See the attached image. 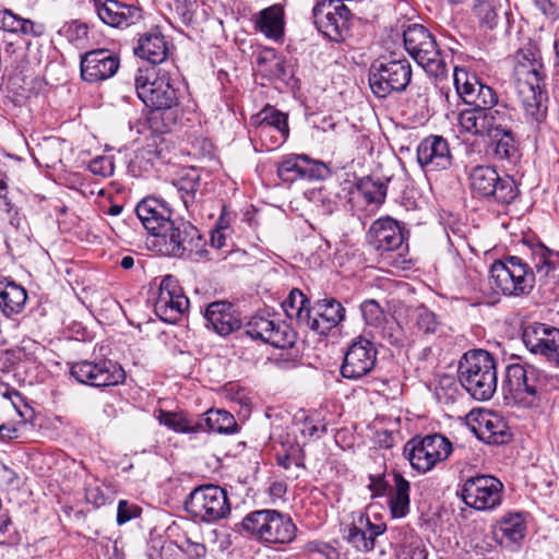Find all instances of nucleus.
Segmentation results:
<instances>
[{"label":"nucleus","instance_id":"1","mask_svg":"<svg viewBox=\"0 0 559 559\" xmlns=\"http://www.w3.org/2000/svg\"><path fill=\"white\" fill-rule=\"evenodd\" d=\"M546 78L545 67L538 50L521 48L512 57V83L504 91L508 98L518 102L524 111L531 130L543 133L547 115V96L542 90Z\"/></svg>","mask_w":559,"mask_h":559},{"label":"nucleus","instance_id":"2","mask_svg":"<svg viewBox=\"0 0 559 559\" xmlns=\"http://www.w3.org/2000/svg\"><path fill=\"white\" fill-rule=\"evenodd\" d=\"M528 249L532 265L516 255H508L491 264L492 288L508 297L528 296L534 288L536 275L547 278L559 269V251L540 241L531 243Z\"/></svg>","mask_w":559,"mask_h":559},{"label":"nucleus","instance_id":"3","mask_svg":"<svg viewBox=\"0 0 559 559\" xmlns=\"http://www.w3.org/2000/svg\"><path fill=\"white\" fill-rule=\"evenodd\" d=\"M551 379L532 365L511 364L502 383L504 400L521 408H538L547 399Z\"/></svg>","mask_w":559,"mask_h":559},{"label":"nucleus","instance_id":"4","mask_svg":"<svg viewBox=\"0 0 559 559\" xmlns=\"http://www.w3.org/2000/svg\"><path fill=\"white\" fill-rule=\"evenodd\" d=\"M457 379L473 399L490 400L498 385L493 356L485 349L466 352L459 361Z\"/></svg>","mask_w":559,"mask_h":559},{"label":"nucleus","instance_id":"5","mask_svg":"<svg viewBox=\"0 0 559 559\" xmlns=\"http://www.w3.org/2000/svg\"><path fill=\"white\" fill-rule=\"evenodd\" d=\"M235 531L255 537L269 544H288L294 540L297 527L288 514L273 509L255 510L248 513Z\"/></svg>","mask_w":559,"mask_h":559},{"label":"nucleus","instance_id":"6","mask_svg":"<svg viewBox=\"0 0 559 559\" xmlns=\"http://www.w3.org/2000/svg\"><path fill=\"white\" fill-rule=\"evenodd\" d=\"M459 127L462 131L471 135H486L490 140H503V138L514 139H537L545 136L544 133H537L535 130L525 132L526 123L516 122L511 119L486 117L479 110H465L459 116Z\"/></svg>","mask_w":559,"mask_h":559},{"label":"nucleus","instance_id":"7","mask_svg":"<svg viewBox=\"0 0 559 559\" xmlns=\"http://www.w3.org/2000/svg\"><path fill=\"white\" fill-rule=\"evenodd\" d=\"M134 86L139 98L154 110L173 109L179 105L175 81L163 69H139Z\"/></svg>","mask_w":559,"mask_h":559},{"label":"nucleus","instance_id":"8","mask_svg":"<svg viewBox=\"0 0 559 559\" xmlns=\"http://www.w3.org/2000/svg\"><path fill=\"white\" fill-rule=\"evenodd\" d=\"M409 56L429 74L438 78L448 73L447 62L435 36L421 24H411L403 32Z\"/></svg>","mask_w":559,"mask_h":559},{"label":"nucleus","instance_id":"9","mask_svg":"<svg viewBox=\"0 0 559 559\" xmlns=\"http://www.w3.org/2000/svg\"><path fill=\"white\" fill-rule=\"evenodd\" d=\"M186 511L203 523H215L226 519L231 511L228 492L214 484L195 487L185 500Z\"/></svg>","mask_w":559,"mask_h":559},{"label":"nucleus","instance_id":"10","mask_svg":"<svg viewBox=\"0 0 559 559\" xmlns=\"http://www.w3.org/2000/svg\"><path fill=\"white\" fill-rule=\"evenodd\" d=\"M154 245L164 255L185 258L201 254L205 240L190 222L176 218L155 239Z\"/></svg>","mask_w":559,"mask_h":559},{"label":"nucleus","instance_id":"11","mask_svg":"<svg viewBox=\"0 0 559 559\" xmlns=\"http://www.w3.org/2000/svg\"><path fill=\"white\" fill-rule=\"evenodd\" d=\"M472 193L480 199L499 204L512 203L519 189L511 176H500L491 166H475L468 176Z\"/></svg>","mask_w":559,"mask_h":559},{"label":"nucleus","instance_id":"12","mask_svg":"<svg viewBox=\"0 0 559 559\" xmlns=\"http://www.w3.org/2000/svg\"><path fill=\"white\" fill-rule=\"evenodd\" d=\"M452 452V443L440 433L415 437L403 449L404 457L418 473L431 471L439 462L445 461Z\"/></svg>","mask_w":559,"mask_h":559},{"label":"nucleus","instance_id":"13","mask_svg":"<svg viewBox=\"0 0 559 559\" xmlns=\"http://www.w3.org/2000/svg\"><path fill=\"white\" fill-rule=\"evenodd\" d=\"M411 79V63L403 58L373 63L368 80L372 93L379 98H384L393 92L405 91Z\"/></svg>","mask_w":559,"mask_h":559},{"label":"nucleus","instance_id":"14","mask_svg":"<svg viewBox=\"0 0 559 559\" xmlns=\"http://www.w3.org/2000/svg\"><path fill=\"white\" fill-rule=\"evenodd\" d=\"M503 484L491 475H476L467 478L460 496L463 502L478 511H488L502 502Z\"/></svg>","mask_w":559,"mask_h":559},{"label":"nucleus","instance_id":"15","mask_svg":"<svg viewBox=\"0 0 559 559\" xmlns=\"http://www.w3.org/2000/svg\"><path fill=\"white\" fill-rule=\"evenodd\" d=\"M314 25L333 41H343L349 32L350 11L341 0H321L312 9Z\"/></svg>","mask_w":559,"mask_h":559},{"label":"nucleus","instance_id":"16","mask_svg":"<svg viewBox=\"0 0 559 559\" xmlns=\"http://www.w3.org/2000/svg\"><path fill=\"white\" fill-rule=\"evenodd\" d=\"M246 333L253 340H260L281 349L292 348L297 341V333L287 322L262 314L250 318Z\"/></svg>","mask_w":559,"mask_h":559},{"label":"nucleus","instance_id":"17","mask_svg":"<svg viewBox=\"0 0 559 559\" xmlns=\"http://www.w3.org/2000/svg\"><path fill=\"white\" fill-rule=\"evenodd\" d=\"M71 374L80 383L97 388L117 385L121 383L126 377L121 366L109 359L73 362L71 366Z\"/></svg>","mask_w":559,"mask_h":559},{"label":"nucleus","instance_id":"18","mask_svg":"<svg viewBox=\"0 0 559 559\" xmlns=\"http://www.w3.org/2000/svg\"><path fill=\"white\" fill-rule=\"evenodd\" d=\"M189 304L174 276L167 275L160 281L154 301V311L160 320L167 323L178 322L188 310Z\"/></svg>","mask_w":559,"mask_h":559},{"label":"nucleus","instance_id":"19","mask_svg":"<svg viewBox=\"0 0 559 559\" xmlns=\"http://www.w3.org/2000/svg\"><path fill=\"white\" fill-rule=\"evenodd\" d=\"M522 341L532 354L539 355L559 367V329L532 322L523 328Z\"/></svg>","mask_w":559,"mask_h":559},{"label":"nucleus","instance_id":"20","mask_svg":"<svg viewBox=\"0 0 559 559\" xmlns=\"http://www.w3.org/2000/svg\"><path fill=\"white\" fill-rule=\"evenodd\" d=\"M378 350L372 342L359 336L347 347L341 366L345 379L359 380L369 374L377 364Z\"/></svg>","mask_w":559,"mask_h":559},{"label":"nucleus","instance_id":"21","mask_svg":"<svg viewBox=\"0 0 559 559\" xmlns=\"http://www.w3.org/2000/svg\"><path fill=\"white\" fill-rule=\"evenodd\" d=\"M454 85L459 96L474 109L484 111L498 103V95L492 87L481 83L475 74L455 67Z\"/></svg>","mask_w":559,"mask_h":559},{"label":"nucleus","instance_id":"22","mask_svg":"<svg viewBox=\"0 0 559 559\" xmlns=\"http://www.w3.org/2000/svg\"><path fill=\"white\" fill-rule=\"evenodd\" d=\"M278 177L286 182L297 179L323 180L331 176L330 167L306 154H290L283 157L277 167Z\"/></svg>","mask_w":559,"mask_h":559},{"label":"nucleus","instance_id":"23","mask_svg":"<svg viewBox=\"0 0 559 559\" xmlns=\"http://www.w3.org/2000/svg\"><path fill=\"white\" fill-rule=\"evenodd\" d=\"M367 241L380 254L395 251L404 243L403 229L399 222L391 217L379 218L367 231Z\"/></svg>","mask_w":559,"mask_h":559},{"label":"nucleus","instance_id":"24","mask_svg":"<svg viewBox=\"0 0 559 559\" xmlns=\"http://www.w3.org/2000/svg\"><path fill=\"white\" fill-rule=\"evenodd\" d=\"M119 58L105 49L86 52L81 59L82 79L90 83L111 78L119 69Z\"/></svg>","mask_w":559,"mask_h":559},{"label":"nucleus","instance_id":"25","mask_svg":"<svg viewBox=\"0 0 559 559\" xmlns=\"http://www.w3.org/2000/svg\"><path fill=\"white\" fill-rule=\"evenodd\" d=\"M135 213L144 228L155 239L167 226H170V222L174 219L169 206L154 197L145 198L139 202L135 206Z\"/></svg>","mask_w":559,"mask_h":559},{"label":"nucleus","instance_id":"26","mask_svg":"<svg viewBox=\"0 0 559 559\" xmlns=\"http://www.w3.org/2000/svg\"><path fill=\"white\" fill-rule=\"evenodd\" d=\"M345 319V308L334 298L319 300L310 311L306 326L321 335H326Z\"/></svg>","mask_w":559,"mask_h":559},{"label":"nucleus","instance_id":"27","mask_svg":"<svg viewBox=\"0 0 559 559\" xmlns=\"http://www.w3.org/2000/svg\"><path fill=\"white\" fill-rule=\"evenodd\" d=\"M94 7L99 19L112 27H128L142 19L140 8L117 0H95Z\"/></svg>","mask_w":559,"mask_h":559},{"label":"nucleus","instance_id":"28","mask_svg":"<svg viewBox=\"0 0 559 559\" xmlns=\"http://www.w3.org/2000/svg\"><path fill=\"white\" fill-rule=\"evenodd\" d=\"M386 530L384 523L373 524L369 518L359 514L346 530L345 539L358 551L369 552L374 548L376 538Z\"/></svg>","mask_w":559,"mask_h":559},{"label":"nucleus","instance_id":"29","mask_svg":"<svg viewBox=\"0 0 559 559\" xmlns=\"http://www.w3.org/2000/svg\"><path fill=\"white\" fill-rule=\"evenodd\" d=\"M394 180V176H378L372 174L361 177L355 181L349 193L350 200L362 199L367 205H381L385 201L389 185Z\"/></svg>","mask_w":559,"mask_h":559},{"label":"nucleus","instance_id":"30","mask_svg":"<svg viewBox=\"0 0 559 559\" xmlns=\"http://www.w3.org/2000/svg\"><path fill=\"white\" fill-rule=\"evenodd\" d=\"M204 317L219 335H228L241 326V320L233 304L226 300L211 302Z\"/></svg>","mask_w":559,"mask_h":559},{"label":"nucleus","instance_id":"31","mask_svg":"<svg viewBox=\"0 0 559 559\" xmlns=\"http://www.w3.org/2000/svg\"><path fill=\"white\" fill-rule=\"evenodd\" d=\"M252 22L258 32L266 38L280 41L284 37L285 12L281 4L267 7L253 15Z\"/></svg>","mask_w":559,"mask_h":559},{"label":"nucleus","instance_id":"32","mask_svg":"<svg viewBox=\"0 0 559 559\" xmlns=\"http://www.w3.org/2000/svg\"><path fill=\"white\" fill-rule=\"evenodd\" d=\"M496 539L501 544H519L526 534V518L523 512L503 514L493 525Z\"/></svg>","mask_w":559,"mask_h":559},{"label":"nucleus","instance_id":"33","mask_svg":"<svg viewBox=\"0 0 559 559\" xmlns=\"http://www.w3.org/2000/svg\"><path fill=\"white\" fill-rule=\"evenodd\" d=\"M417 160L421 167L431 166V169H447L451 166V153L448 142H419Z\"/></svg>","mask_w":559,"mask_h":559},{"label":"nucleus","instance_id":"34","mask_svg":"<svg viewBox=\"0 0 559 559\" xmlns=\"http://www.w3.org/2000/svg\"><path fill=\"white\" fill-rule=\"evenodd\" d=\"M134 53L153 64L165 61L168 53V46L165 37L157 31H152L139 38Z\"/></svg>","mask_w":559,"mask_h":559},{"label":"nucleus","instance_id":"35","mask_svg":"<svg viewBox=\"0 0 559 559\" xmlns=\"http://www.w3.org/2000/svg\"><path fill=\"white\" fill-rule=\"evenodd\" d=\"M237 423L234 416L224 409H210L197 418V432L230 433L235 431Z\"/></svg>","mask_w":559,"mask_h":559},{"label":"nucleus","instance_id":"36","mask_svg":"<svg viewBox=\"0 0 559 559\" xmlns=\"http://www.w3.org/2000/svg\"><path fill=\"white\" fill-rule=\"evenodd\" d=\"M175 186L180 194L185 207L192 211L195 203L202 197V180L199 170L191 168L182 174Z\"/></svg>","mask_w":559,"mask_h":559},{"label":"nucleus","instance_id":"37","mask_svg":"<svg viewBox=\"0 0 559 559\" xmlns=\"http://www.w3.org/2000/svg\"><path fill=\"white\" fill-rule=\"evenodd\" d=\"M27 299L24 287L14 282H0V308L4 316L11 317L22 312Z\"/></svg>","mask_w":559,"mask_h":559},{"label":"nucleus","instance_id":"38","mask_svg":"<svg viewBox=\"0 0 559 559\" xmlns=\"http://www.w3.org/2000/svg\"><path fill=\"white\" fill-rule=\"evenodd\" d=\"M480 438L490 444H504L511 433L507 423L496 414L483 415L478 421Z\"/></svg>","mask_w":559,"mask_h":559},{"label":"nucleus","instance_id":"39","mask_svg":"<svg viewBox=\"0 0 559 559\" xmlns=\"http://www.w3.org/2000/svg\"><path fill=\"white\" fill-rule=\"evenodd\" d=\"M0 28L5 32L34 37L43 35L45 31L43 24L23 19L8 9L0 11Z\"/></svg>","mask_w":559,"mask_h":559},{"label":"nucleus","instance_id":"40","mask_svg":"<svg viewBox=\"0 0 559 559\" xmlns=\"http://www.w3.org/2000/svg\"><path fill=\"white\" fill-rule=\"evenodd\" d=\"M484 151L488 159L502 165H516L522 157L516 142H485Z\"/></svg>","mask_w":559,"mask_h":559},{"label":"nucleus","instance_id":"41","mask_svg":"<svg viewBox=\"0 0 559 559\" xmlns=\"http://www.w3.org/2000/svg\"><path fill=\"white\" fill-rule=\"evenodd\" d=\"M409 481L400 473H394V492L389 500L393 518H404L409 511Z\"/></svg>","mask_w":559,"mask_h":559},{"label":"nucleus","instance_id":"42","mask_svg":"<svg viewBox=\"0 0 559 559\" xmlns=\"http://www.w3.org/2000/svg\"><path fill=\"white\" fill-rule=\"evenodd\" d=\"M309 304L306 295L298 288H294L282 302V307L289 319H296L300 324L306 325L311 311Z\"/></svg>","mask_w":559,"mask_h":559},{"label":"nucleus","instance_id":"43","mask_svg":"<svg viewBox=\"0 0 559 559\" xmlns=\"http://www.w3.org/2000/svg\"><path fill=\"white\" fill-rule=\"evenodd\" d=\"M157 419L162 425L168 427L175 432H197V419H190L182 414L160 409Z\"/></svg>","mask_w":559,"mask_h":559},{"label":"nucleus","instance_id":"44","mask_svg":"<svg viewBox=\"0 0 559 559\" xmlns=\"http://www.w3.org/2000/svg\"><path fill=\"white\" fill-rule=\"evenodd\" d=\"M501 11V0H478L474 5V12L479 22L488 28L497 25Z\"/></svg>","mask_w":559,"mask_h":559},{"label":"nucleus","instance_id":"45","mask_svg":"<svg viewBox=\"0 0 559 559\" xmlns=\"http://www.w3.org/2000/svg\"><path fill=\"white\" fill-rule=\"evenodd\" d=\"M360 312L366 324L373 328H381L385 322L384 310L374 299H367L360 305Z\"/></svg>","mask_w":559,"mask_h":559},{"label":"nucleus","instance_id":"46","mask_svg":"<svg viewBox=\"0 0 559 559\" xmlns=\"http://www.w3.org/2000/svg\"><path fill=\"white\" fill-rule=\"evenodd\" d=\"M397 559H427V552L423 547L421 540L416 536H411L396 550Z\"/></svg>","mask_w":559,"mask_h":559},{"label":"nucleus","instance_id":"47","mask_svg":"<svg viewBox=\"0 0 559 559\" xmlns=\"http://www.w3.org/2000/svg\"><path fill=\"white\" fill-rule=\"evenodd\" d=\"M261 115V123L277 129L281 135L284 138L289 135L287 115L273 108H265Z\"/></svg>","mask_w":559,"mask_h":559},{"label":"nucleus","instance_id":"48","mask_svg":"<svg viewBox=\"0 0 559 559\" xmlns=\"http://www.w3.org/2000/svg\"><path fill=\"white\" fill-rule=\"evenodd\" d=\"M416 324L424 333L432 334L436 333L439 321L431 310L425 306H420L416 309Z\"/></svg>","mask_w":559,"mask_h":559},{"label":"nucleus","instance_id":"49","mask_svg":"<svg viewBox=\"0 0 559 559\" xmlns=\"http://www.w3.org/2000/svg\"><path fill=\"white\" fill-rule=\"evenodd\" d=\"M115 164L111 156L99 155L94 157L88 164V170L100 177H110L114 174Z\"/></svg>","mask_w":559,"mask_h":559},{"label":"nucleus","instance_id":"50","mask_svg":"<svg viewBox=\"0 0 559 559\" xmlns=\"http://www.w3.org/2000/svg\"><path fill=\"white\" fill-rule=\"evenodd\" d=\"M136 158L153 164L156 159L166 160L163 148L157 142H147L145 145L136 150Z\"/></svg>","mask_w":559,"mask_h":559},{"label":"nucleus","instance_id":"51","mask_svg":"<svg viewBox=\"0 0 559 559\" xmlns=\"http://www.w3.org/2000/svg\"><path fill=\"white\" fill-rule=\"evenodd\" d=\"M385 151H389L386 145L380 144L376 147L373 142H359L357 146L359 158H361L362 162L370 159L372 163H377L379 155ZM378 164L380 165V162H378Z\"/></svg>","mask_w":559,"mask_h":559},{"label":"nucleus","instance_id":"52","mask_svg":"<svg viewBox=\"0 0 559 559\" xmlns=\"http://www.w3.org/2000/svg\"><path fill=\"white\" fill-rule=\"evenodd\" d=\"M141 509L127 500H120L117 508V523L122 525L132 519L139 518Z\"/></svg>","mask_w":559,"mask_h":559},{"label":"nucleus","instance_id":"53","mask_svg":"<svg viewBox=\"0 0 559 559\" xmlns=\"http://www.w3.org/2000/svg\"><path fill=\"white\" fill-rule=\"evenodd\" d=\"M381 335L383 340L388 341L390 345L402 346L403 345V332L401 326L396 322L388 323L381 326Z\"/></svg>","mask_w":559,"mask_h":559},{"label":"nucleus","instance_id":"54","mask_svg":"<svg viewBox=\"0 0 559 559\" xmlns=\"http://www.w3.org/2000/svg\"><path fill=\"white\" fill-rule=\"evenodd\" d=\"M305 550L308 552H318L325 559H336L338 556L335 548L330 546L328 543L320 540L308 542L305 546Z\"/></svg>","mask_w":559,"mask_h":559},{"label":"nucleus","instance_id":"55","mask_svg":"<svg viewBox=\"0 0 559 559\" xmlns=\"http://www.w3.org/2000/svg\"><path fill=\"white\" fill-rule=\"evenodd\" d=\"M179 548L186 552L190 558H202L206 554V547L202 543L192 542L190 538L186 537Z\"/></svg>","mask_w":559,"mask_h":559},{"label":"nucleus","instance_id":"56","mask_svg":"<svg viewBox=\"0 0 559 559\" xmlns=\"http://www.w3.org/2000/svg\"><path fill=\"white\" fill-rule=\"evenodd\" d=\"M85 498L88 503L94 504L95 507L104 506L106 502V496L103 490L97 486H90L86 488Z\"/></svg>","mask_w":559,"mask_h":559},{"label":"nucleus","instance_id":"57","mask_svg":"<svg viewBox=\"0 0 559 559\" xmlns=\"http://www.w3.org/2000/svg\"><path fill=\"white\" fill-rule=\"evenodd\" d=\"M371 479V484H370V489L372 490V492L377 496H381V495H384L389 485L388 483L381 477H370Z\"/></svg>","mask_w":559,"mask_h":559},{"label":"nucleus","instance_id":"58","mask_svg":"<svg viewBox=\"0 0 559 559\" xmlns=\"http://www.w3.org/2000/svg\"><path fill=\"white\" fill-rule=\"evenodd\" d=\"M226 243V236L222 230V227H218L217 229L213 230L211 234V245L212 247L216 249H221L225 247Z\"/></svg>","mask_w":559,"mask_h":559},{"label":"nucleus","instance_id":"59","mask_svg":"<svg viewBox=\"0 0 559 559\" xmlns=\"http://www.w3.org/2000/svg\"><path fill=\"white\" fill-rule=\"evenodd\" d=\"M11 531H14V526L10 516L7 513H0V536L10 534Z\"/></svg>","mask_w":559,"mask_h":559},{"label":"nucleus","instance_id":"60","mask_svg":"<svg viewBox=\"0 0 559 559\" xmlns=\"http://www.w3.org/2000/svg\"><path fill=\"white\" fill-rule=\"evenodd\" d=\"M17 438V429L11 425L0 426V440H9Z\"/></svg>","mask_w":559,"mask_h":559},{"label":"nucleus","instance_id":"61","mask_svg":"<svg viewBox=\"0 0 559 559\" xmlns=\"http://www.w3.org/2000/svg\"><path fill=\"white\" fill-rule=\"evenodd\" d=\"M69 31H73L76 37H84L87 35V26L82 23L73 22L69 26Z\"/></svg>","mask_w":559,"mask_h":559},{"label":"nucleus","instance_id":"62","mask_svg":"<svg viewBox=\"0 0 559 559\" xmlns=\"http://www.w3.org/2000/svg\"><path fill=\"white\" fill-rule=\"evenodd\" d=\"M536 5L543 11L544 14L552 13V3L549 0H534Z\"/></svg>","mask_w":559,"mask_h":559},{"label":"nucleus","instance_id":"63","mask_svg":"<svg viewBox=\"0 0 559 559\" xmlns=\"http://www.w3.org/2000/svg\"><path fill=\"white\" fill-rule=\"evenodd\" d=\"M120 265L124 270L132 269L134 265V258L131 255H124L120 261Z\"/></svg>","mask_w":559,"mask_h":559},{"label":"nucleus","instance_id":"64","mask_svg":"<svg viewBox=\"0 0 559 559\" xmlns=\"http://www.w3.org/2000/svg\"><path fill=\"white\" fill-rule=\"evenodd\" d=\"M277 464H278V466H281L285 469H289L290 465H292V460H290L289 455L278 456Z\"/></svg>","mask_w":559,"mask_h":559}]
</instances>
